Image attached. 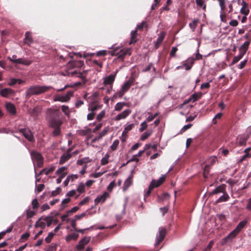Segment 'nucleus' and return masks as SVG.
<instances>
[{
  "instance_id": "f257e3e1",
  "label": "nucleus",
  "mask_w": 251,
  "mask_h": 251,
  "mask_svg": "<svg viewBox=\"0 0 251 251\" xmlns=\"http://www.w3.org/2000/svg\"><path fill=\"white\" fill-rule=\"evenodd\" d=\"M83 65V62L81 61H72L68 64V67L69 69L67 71V75L72 76H77L82 79H84L86 75L85 73L81 72L80 67Z\"/></svg>"
},
{
  "instance_id": "f03ea898",
  "label": "nucleus",
  "mask_w": 251,
  "mask_h": 251,
  "mask_svg": "<svg viewBox=\"0 0 251 251\" xmlns=\"http://www.w3.org/2000/svg\"><path fill=\"white\" fill-rule=\"evenodd\" d=\"M61 113L59 109L49 108L47 111V119L50 126H58L61 125L62 122L60 121Z\"/></svg>"
},
{
  "instance_id": "7ed1b4c3",
  "label": "nucleus",
  "mask_w": 251,
  "mask_h": 251,
  "mask_svg": "<svg viewBox=\"0 0 251 251\" xmlns=\"http://www.w3.org/2000/svg\"><path fill=\"white\" fill-rule=\"evenodd\" d=\"M52 88L50 86L33 85L28 88L25 91L27 97L32 95H37L43 93Z\"/></svg>"
},
{
  "instance_id": "20e7f679",
  "label": "nucleus",
  "mask_w": 251,
  "mask_h": 251,
  "mask_svg": "<svg viewBox=\"0 0 251 251\" xmlns=\"http://www.w3.org/2000/svg\"><path fill=\"white\" fill-rule=\"evenodd\" d=\"M109 49L111 50L108 51L109 54L111 56H117L118 58L123 59L125 55L130 54V49L128 48L121 49L119 46L116 47L113 45Z\"/></svg>"
},
{
  "instance_id": "39448f33",
  "label": "nucleus",
  "mask_w": 251,
  "mask_h": 251,
  "mask_svg": "<svg viewBox=\"0 0 251 251\" xmlns=\"http://www.w3.org/2000/svg\"><path fill=\"white\" fill-rule=\"evenodd\" d=\"M247 223V221L246 220L240 222L237 226L236 228L231 231L227 236H226L224 240L226 242L231 241L237 234L241 231V230L245 226Z\"/></svg>"
},
{
  "instance_id": "423d86ee",
  "label": "nucleus",
  "mask_w": 251,
  "mask_h": 251,
  "mask_svg": "<svg viewBox=\"0 0 251 251\" xmlns=\"http://www.w3.org/2000/svg\"><path fill=\"white\" fill-rule=\"evenodd\" d=\"M134 81V78L132 77H130L127 81L125 82L121 86V89L117 92L114 95V96H118L119 97H122L125 93L127 92L130 86L133 84Z\"/></svg>"
},
{
  "instance_id": "0eeeda50",
  "label": "nucleus",
  "mask_w": 251,
  "mask_h": 251,
  "mask_svg": "<svg viewBox=\"0 0 251 251\" xmlns=\"http://www.w3.org/2000/svg\"><path fill=\"white\" fill-rule=\"evenodd\" d=\"M31 158L33 164H36L37 166L41 167L43 164L44 158L42 155L36 151H32L31 152Z\"/></svg>"
},
{
  "instance_id": "6e6552de",
  "label": "nucleus",
  "mask_w": 251,
  "mask_h": 251,
  "mask_svg": "<svg viewBox=\"0 0 251 251\" xmlns=\"http://www.w3.org/2000/svg\"><path fill=\"white\" fill-rule=\"evenodd\" d=\"M73 92L69 91L66 94L63 95H56L54 96L53 100L55 101H60L62 102H67L73 96Z\"/></svg>"
},
{
  "instance_id": "1a4fd4ad",
  "label": "nucleus",
  "mask_w": 251,
  "mask_h": 251,
  "mask_svg": "<svg viewBox=\"0 0 251 251\" xmlns=\"http://www.w3.org/2000/svg\"><path fill=\"white\" fill-rule=\"evenodd\" d=\"M194 58H189L186 60V62L184 63L182 65L176 67V69L179 70L181 69H184L186 71L189 70L191 68L192 65L194 63Z\"/></svg>"
},
{
  "instance_id": "9d476101",
  "label": "nucleus",
  "mask_w": 251,
  "mask_h": 251,
  "mask_svg": "<svg viewBox=\"0 0 251 251\" xmlns=\"http://www.w3.org/2000/svg\"><path fill=\"white\" fill-rule=\"evenodd\" d=\"M166 234V229L163 227H160L159 229V234L157 235L155 246H157L164 239Z\"/></svg>"
},
{
  "instance_id": "9b49d317",
  "label": "nucleus",
  "mask_w": 251,
  "mask_h": 251,
  "mask_svg": "<svg viewBox=\"0 0 251 251\" xmlns=\"http://www.w3.org/2000/svg\"><path fill=\"white\" fill-rule=\"evenodd\" d=\"M117 72L114 74H110L103 78V83L105 85L113 86V83L115 79Z\"/></svg>"
},
{
  "instance_id": "f8f14e48",
  "label": "nucleus",
  "mask_w": 251,
  "mask_h": 251,
  "mask_svg": "<svg viewBox=\"0 0 251 251\" xmlns=\"http://www.w3.org/2000/svg\"><path fill=\"white\" fill-rule=\"evenodd\" d=\"M131 112V110L127 109L115 116L114 120L115 121H119L122 119H125L130 114Z\"/></svg>"
},
{
  "instance_id": "ddd939ff",
  "label": "nucleus",
  "mask_w": 251,
  "mask_h": 251,
  "mask_svg": "<svg viewBox=\"0 0 251 251\" xmlns=\"http://www.w3.org/2000/svg\"><path fill=\"white\" fill-rule=\"evenodd\" d=\"M20 132H21L24 136L29 141H34L33 135L29 129H20Z\"/></svg>"
},
{
  "instance_id": "4468645a",
  "label": "nucleus",
  "mask_w": 251,
  "mask_h": 251,
  "mask_svg": "<svg viewBox=\"0 0 251 251\" xmlns=\"http://www.w3.org/2000/svg\"><path fill=\"white\" fill-rule=\"evenodd\" d=\"M68 169L67 166H64L58 168L55 174L62 178H64L67 174L66 170Z\"/></svg>"
},
{
  "instance_id": "2eb2a0df",
  "label": "nucleus",
  "mask_w": 251,
  "mask_h": 251,
  "mask_svg": "<svg viewBox=\"0 0 251 251\" xmlns=\"http://www.w3.org/2000/svg\"><path fill=\"white\" fill-rule=\"evenodd\" d=\"M90 237H84L81 240L79 241L78 245H77V249L78 250L83 249L85 245L88 243L90 240Z\"/></svg>"
},
{
  "instance_id": "dca6fc26",
  "label": "nucleus",
  "mask_w": 251,
  "mask_h": 251,
  "mask_svg": "<svg viewBox=\"0 0 251 251\" xmlns=\"http://www.w3.org/2000/svg\"><path fill=\"white\" fill-rule=\"evenodd\" d=\"M109 193L107 192H105L103 193L102 195L97 197L95 200V202L96 204H98L100 202H103L105 201L106 199L109 197Z\"/></svg>"
},
{
  "instance_id": "f3484780",
  "label": "nucleus",
  "mask_w": 251,
  "mask_h": 251,
  "mask_svg": "<svg viewBox=\"0 0 251 251\" xmlns=\"http://www.w3.org/2000/svg\"><path fill=\"white\" fill-rule=\"evenodd\" d=\"M14 93V91L9 88H6L0 90V94L3 97H8Z\"/></svg>"
},
{
  "instance_id": "a211bd4d",
  "label": "nucleus",
  "mask_w": 251,
  "mask_h": 251,
  "mask_svg": "<svg viewBox=\"0 0 251 251\" xmlns=\"http://www.w3.org/2000/svg\"><path fill=\"white\" fill-rule=\"evenodd\" d=\"M72 155L70 152V151H67L66 153H64L60 157L59 160V164H62L65 163L66 161L69 160L71 157Z\"/></svg>"
},
{
  "instance_id": "6ab92c4d",
  "label": "nucleus",
  "mask_w": 251,
  "mask_h": 251,
  "mask_svg": "<svg viewBox=\"0 0 251 251\" xmlns=\"http://www.w3.org/2000/svg\"><path fill=\"white\" fill-rule=\"evenodd\" d=\"M5 107L7 111L11 114L14 115L16 113V109L13 104L10 102L7 103Z\"/></svg>"
},
{
  "instance_id": "aec40b11",
  "label": "nucleus",
  "mask_w": 251,
  "mask_h": 251,
  "mask_svg": "<svg viewBox=\"0 0 251 251\" xmlns=\"http://www.w3.org/2000/svg\"><path fill=\"white\" fill-rule=\"evenodd\" d=\"M15 61H16L14 64H22L25 66H28L31 63V61L23 58H17Z\"/></svg>"
},
{
  "instance_id": "412c9836",
  "label": "nucleus",
  "mask_w": 251,
  "mask_h": 251,
  "mask_svg": "<svg viewBox=\"0 0 251 251\" xmlns=\"http://www.w3.org/2000/svg\"><path fill=\"white\" fill-rule=\"evenodd\" d=\"M24 43L28 45H30L33 43V40L31 36V33L29 31H27L25 33V38L24 40Z\"/></svg>"
},
{
  "instance_id": "4be33fe9",
  "label": "nucleus",
  "mask_w": 251,
  "mask_h": 251,
  "mask_svg": "<svg viewBox=\"0 0 251 251\" xmlns=\"http://www.w3.org/2000/svg\"><path fill=\"white\" fill-rule=\"evenodd\" d=\"M249 135L246 136H239L237 137L238 144L239 146H243L246 145V143L249 138Z\"/></svg>"
},
{
  "instance_id": "5701e85b",
  "label": "nucleus",
  "mask_w": 251,
  "mask_h": 251,
  "mask_svg": "<svg viewBox=\"0 0 251 251\" xmlns=\"http://www.w3.org/2000/svg\"><path fill=\"white\" fill-rule=\"evenodd\" d=\"M250 44V41H246L240 48V52L243 54H245L248 49L249 45Z\"/></svg>"
},
{
  "instance_id": "b1692460",
  "label": "nucleus",
  "mask_w": 251,
  "mask_h": 251,
  "mask_svg": "<svg viewBox=\"0 0 251 251\" xmlns=\"http://www.w3.org/2000/svg\"><path fill=\"white\" fill-rule=\"evenodd\" d=\"M242 4V7L240 10L241 13L244 15H247L249 13V9L248 7V4L245 1H243Z\"/></svg>"
},
{
  "instance_id": "393cba45",
  "label": "nucleus",
  "mask_w": 251,
  "mask_h": 251,
  "mask_svg": "<svg viewBox=\"0 0 251 251\" xmlns=\"http://www.w3.org/2000/svg\"><path fill=\"white\" fill-rule=\"evenodd\" d=\"M166 175H162L157 180L153 179L152 181H154L153 185L156 187L160 186L165 180Z\"/></svg>"
},
{
  "instance_id": "a878e982",
  "label": "nucleus",
  "mask_w": 251,
  "mask_h": 251,
  "mask_svg": "<svg viewBox=\"0 0 251 251\" xmlns=\"http://www.w3.org/2000/svg\"><path fill=\"white\" fill-rule=\"evenodd\" d=\"M78 237L77 233L70 234L66 236L65 239L67 242H70L71 240H76Z\"/></svg>"
},
{
  "instance_id": "bb28decb",
  "label": "nucleus",
  "mask_w": 251,
  "mask_h": 251,
  "mask_svg": "<svg viewBox=\"0 0 251 251\" xmlns=\"http://www.w3.org/2000/svg\"><path fill=\"white\" fill-rule=\"evenodd\" d=\"M132 184V180L130 177H128L124 182L123 189L124 191H126L127 190L129 187Z\"/></svg>"
},
{
  "instance_id": "cd10ccee",
  "label": "nucleus",
  "mask_w": 251,
  "mask_h": 251,
  "mask_svg": "<svg viewBox=\"0 0 251 251\" xmlns=\"http://www.w3.org/2000/svg\"><path fill=\"white\" fill-rule=\"evenodd\" d=\"M226 190V185L222 184L217 187L213 192V193L218 194L220 193H225Z\"/></svg>"
},
{
  "instance_id": "c85d7f7f",
  "label": "nucleus",
  "mask_w": 251,
  "mask_h": 251,
  "mask_svg": "<svg viewBox=\"0 0 251 251\" xmlns=\"http://www.w3.org/2000/svg\"><path fill=\"white\" fill-rule=\"evenodd\" d=\"M201 94L200 93H195L193 95H192L191 97L189 99L186 100H185L186 102H190V101H193L194 102L196 100H197L200 97H201Z\"/></svg>"
},
{
  "instance_id": "c756f323",
  "label": "nucleus",
  "mask_w": 251,
  "mask_h": 251,
  "mask_svg": "<svg viewBox=\"0 0 251 251\" xmlns=\"http://www.w3.org/2000/svg\"><path fill=\"white\" fill-rule=\"evenodd\" d=\"M170 198V195L168 193H164L160 196H158V200L159 201H163L168 200Z\"/></svg>"
},
{
  "instance_id": "7c9ffc66",
  "label": "nucleus",
  "mask_w": 251,
  "mask_h": 251,
  "mask_svg": "<svg viewBox=\"0 0 251 251\" xmlns=\"http://www.w3.org/2000/svg\"><path fill=\"white\" fill-rule=\"evenodd\" d=\"M61 125H58V126H51L54 128L53 131H52V134L54 136H59L61 134L60 126Z\"/></svg>"
},
{
  "instance_id": "2f4dec72",
  "label": "nucleus",
  "mask_w": 251,
  "mask_h": 251,
  "mask_svg": "<svg viewBox=\"0 0 251 251\" xmlns=\"http://www.w3.org/2000/svg\"><path fill=\"white\" fill-rule=\"evenodd\" d=\"M165 35V34L163 32L161 33L159 35V36L157 39L156 43V48H157L158 47L159 45L161 43V42L164 40Z\"/></svg>"
},
{
  "instance_id": "473e14b6",
  "label": "nucleus",
  "mask_w": 251,
  "mask_h": 251,
  "mask_svg": "<svg viewBox=\"0 0 251 251\" xmlns=\"http://www.w3.org/2000/svg\"><path fill=\"white\" fill-rule=\"evenodd\" d=\"M229 197L226 192L224 193V194L223 196H222L221 197H220L217 201V202H223L226 201H227L229 199Z\"/></svg>"
},
{
  "instance_id": "72a5a7b5",
  "label": "nucleus",
  "mask_w": 251,
  "mask_h": 251,
  "mask_svg": "<svg viewBox=\"0 0 251 251\" xmlns=\"http://www.w3.org/2000/svg\"><path fill=\"white\" fill-rule=\"evenodd\" d=\"M133 124H129L126 126L123 131V135L127 134V133L133 128Z\"/></svg>"
},
{
  "instance_id": "f704fd0d",
  "label": "nucleus",
  "mask_w": 251,
  "mask_h": 251,
  "mask_svg": "<svg viewBox=\"0 0 251 251\" xmlns=\"http://www.w3.org/2000/svg\"><path fill=\"white\" fill-rule=\"evenodd\" d=\"M152 130H148L147 132H145L143 134H142L140 137V140L142 141H144L147 139L151 134Z\"/></svg>"
},
{
  "instance_id": "c9c22d12",
  "label": "nucleus",
  "mask_w": 251,
  "mask_h": 251,
  "mask_svg": "<svg viewBox=\"0 0 251 251\" xmlns=\"http://www.w3.org/2000/svg\"><path fill=\"white\" fill-rule=\"evenodd\" d=\"M219 2V4L220 7V11H225L226 5V0H217Z\"/></svg>"
},
{
  "instance_id": "e433bc0d",
  "label": "nucleus",
  "mask_w": 251,
  "mask_h": 251,
  "mask_svg": "<svg viewBox=\"0 0 251 251\" xmlns=\"http://www.w3.org/2000/svg\"><path fill=\"white\" fill-rule=\"evenodd\" d=\"M154 181H151V182L149 186V189H148V190L147 191L146 193L145 194L144 197H148V196L150 195L151 192V191L154 188H155V187L153 185V183H154Z\"/></svg>"
},
{
  "instance_id": "4c0bfd02",
  "label": "nucleus",
  "mask_w": 251,
  "mask_h": 251,
  "mask_svg": "<svg viewBox=\"0 0 251 251\" xmlns=\"http://www.w3.org/2000/svg\"><path fill=\"white\" fill-rule=\"evenodd\" d=\"M109 155L106 153L105 156L101 159V165H105L109 162Z\"/></svg>"
},
{
  "instance_id": "58836bf2",
  "label": "nucleus",
  "mask_w": 251,
  "mask_h": 251,
  "mask_svg": "<svg viewBox=\"0 0 251 251\" xmlns=\"http://www.w3.org/2000/svg\"><path fill=\"white\" fill-rule=\"evenodd\" d=\"M125 105V102H118L115 106V110L116 111H119L122 109V108Z\"/></svg>"
},
{
  "instance_id": "ea45409f",
  "label": "nucleus",
  "mask_w": 251,
  "mask_h": 251,
  "mask_svg": "<svg viewBox=\"0 0 251 251\" xmlns=\"http://www.w3.org/2000/svg\"><path fill=\"white\" fill-rule=\"evenodd\" d=\"M137 30V29H136L135 30H133L131 32V33H130L131 40H130V42H129V44L130 45V44H131L133 43H135L136 42V40L134 39V37L136 35Z\"/></svg>"
},
{
  "instance_id": "a19ab883",
  "label": "nucleus",
  "mask_w": 251,
  "mask_h": 251,
  "mask_svg": "<svg viewBox=\"0 0 251 251\" xmlns=\"http://www.w3.org/2000/svg\"><path fill=\"white\" fill-rule=\"evenodd\" d=\"M76 191L79 193L84 192L85 191V185L83 183H79Z\"/></svg>"
},
{
  "instance_id": "79ce46f5",
  "label": "nucleus",
  "mask_w": 251,
  "mask_h": 251,
  "mask_svg": "<svg viewBox=\"0 0 251 251\" xmlns=\"http://www.w3.org/2000/svg\"><path fill=\"white\" fill-rule=\"evenodd\" d=\"M35 214V212L33 210H31L30 208L26 210V218L29 219L32 217Z\"/></svg>"
},
{
  "instance_id": "37998d69",
  "label": "nucleus",
  "mask_w": 251,
  "mask_h": 251,
  "mask_svg": "<svg viewBox=\"0 0 251 251\" xmlns=\"http://www.w3.org/2000/svg\"><path fill=\"white\" fill-rule=\"evenodd\" d=\"M108 128L107 127H105L104 128L102 131L100 133L99 135L97 136V138L100 140V139L101 138H102V137H103L104 136H105L107 132H108Z\"/></svg>"
},
{
  "instance_id": "c03bdc74",
  "label": "nucleus",
  "mask_w": 251,
  "mask_h": 251,
  "mask_svg": "<svg viewBox=\"0 0 251 251\" xmlns=\"http://www.w3.org/2000/svg\"><path fill=\"white\" fill-rule=\"evenodd\" d=\"M220 19L221 21L224 23L226 22V14L225 12V11H220Z\"/></svg>"
},
{
  "instance_id": "a18cd8bd",
  "label": "nucleus",
  "mask_w": 251,
  "mask_h": 251,
  "mask_svg": "<svg viewBox=\"0 0 251 251\" xmlns=\"http://www.w3.org/2000/svg\"><path fill=\"white\" fill-rule=\"evenodd\" d=\"M244 55V54H243L242 53L240 52L238 55H237L236 56H235L233 58V59L232 60V64H235V63H237V62H238L243 57V56Z\"/></svg>"
},
{
  "instance_id": "49530a36",
  "label": "nucleus",
  "mask_w": 251,
  "mask_h": 251,
  "mask_svg": "<svg viewBox=\"0 0 251 251\" xmlns=\"http://www.w3.org/2000/svg\"><path fill=\"white\" fill-rule=\"evenodd\" d=\"M119 141L118 140H115L110 146V149H111V150L113 151H115L117 149L119 145Z\"/></svg>"
},
{
  "instance_id": "de8ad7c7",
  "label": "nucleus",
  "mask_w": 251,
  "mask_h": 251,
  "mask_svg": "<svg viewBox=\"0 0 251 251\" xmlns=\"http://www.w3.org/2000/svg\"><path fill=\"white\" fill-rule=\"evenodd\" d=\"M54 235L55 233H53L52 232H50L48 236L45 238V241L48 243H50L51 241L52 238L54 236Z\"/></svg>"
},
{
  "instance_id": "09e8293b",
  "label": "nucleus",
  "mask_w": 251,
  "mask_h": 251,
  "mask_svg": "<svg viewBox=\"0 0 251 251\" xmlns=\"http://www.w3.org/2000/svg\"><path fill=\"white\" fill-rule=\"evenodd\" d=\"M46 226V223L43 221H40V220H39L35 224V227H40L41 228L45 227Z\"/></svg>"
},
{
  "instance_id": "8fccbe9b",
  "label": "nucleus",
  "mask_w": 251,
  "mask_h": 251,
  "mask_svg": "<svg viewBox=\"0 0 251 251\" xmlns=\"http://www.w3.org/2000/svg\"><path fill=\"white\" fill-rule=\"evenodd\" d=\"M100 108V106L98 104H94L89 107V109L92 112L95 113V111Z\"/></svg>"
},
{
  "instance_id": "3c124183",
  "label": "nucleus",
  "mask_w": 251,
  "mask_h": 251,
  "mask_svg": "<svg viewBox=\"0 0 251 251\" xmlns=\"http://www.w3.org/2000/svg\"><path fill=\"white\" fill-rule=\"evenodd\" d=\"M140 126H141V127L139 128V131L142 132L143 130H144L145 129H146L147 128V127H148V125L147 124V121H145L143 122H142Z\"/></svg>"
},
{
  "instance_id": "603ef678",
  "label": "nucleus",
  "mask_w": 251,
  "mask_h": 251,
  "mask_svg": "<svg viewBox=\"0 0 251 251\" xmlns=\"http://www.w3.org/2000/svg\"><path fill=\"white\" fill-rule=\"evenodd\" d=\"M105 115V111L102 110L97 116V120L99 121H101Z\"/></svg>"
},
{
  "instance_id": "864d4df0",
  "label": "nucleus",
  "mask_w": 251,
  "mask_h": 251,
  "mask_svg": "<svg viewBox=\"0 0 251 251\" xmlns=\"http://www.w3.org/2000/svg\"><path fill=\"white\" fill-rule=\"evenodd\" d=\"M62 111L66 114V115H68L70 112L69 108L68 106L62 105Z\"/></svg>"
},
{
  "instance_id": "5fc2aeb1",
  "label": "nucleus",
  "mask_w": 251,
  "mask_h": 251,
  "mask_svg": "<svg viewBox=\"0 0 251 251\" xmlns=\"http://www.w3.org/2000/svg\"><path fill=\"white\" fill-rule=\"evenodd\" d=\"M115 186V183L114 181H112L110 183L108 186L107 187V189L109 192H111L113 189V188Z\"/></svg>"
},
{
  "instance_id": "6e6d98bb",
  "label": "nucleus",
  "mask_w": 251,
  "mask_h": 251,
  "mask_svg": "<svg viewBox=\"0 0 251 251\" xmlns=\"http://www.w3.org/2000/svg\"><path fill=\"white\" fill-rule=\"evenodd\" d=\"M109 51V50L107 51L106 50H100V51H99L97 52V55L98 56H104V55H106L107 53L109 54V52H108Z\"/></svg>"
},
{
  "instance_id": "4d7b16f0",
  "label": "nucleus",
  "mask_w": 251,
  "mask_h": 251,
  "mask_svg": "<svg viewBox=\"0 0 251 251\" xmlns=\"http://www.w3.org/2000/svg\"><path fill=\"white\" fill-rule=\"evenodd\" d=\"M198 20H194L192 23H190L189 24V26L190 28L194 30L196 27V24L198 23Z\"/></svg>"
},
{
  "instance_id": "13d9d810",
  "label": "nucleus",
  "mask_w": 251,
  "mask_h": 251,
  "mask_svg": "<svg viewBox=\"0 0 251 251\" xmlns=\"http://www.w3.org/2000/svg\"><path fill=\"white\" fill-rule=\"evenodd\" d=\"M192 126V124H189L186 125H185L182 127V128L180 130V131L181 132H183L187 130V129H189Z\"/></svg>"
},
{
  "instance_id": "bf43d9fd",
  "label": "nucleus",
  "mask_w": 251,
  "mask_h": 251,
  "mask_svg": "<svg viewBox=\"0 0 251 251\" xmlns=\"http://www.w3.org/2000/svg\"><path fill=\"white\" fill-rule=\"evenodd\" d=\"M45 170V174L46 175H49L50 173L52 172L55 170V167L52 166L50 167L49 168H45L44 169Z\"/></svg>"
},
{
  "instance_id": "052dcab7",
  "label": "nucleus",
  "mask_w": 251,
  "mask_h": 251,
  "mask_svg": "<svg viewBox=\"0 0 251 251\" xmlns=\"http://www.w3.org/2000/svg\"><path fill=\"white\" fill-rule=\"evenodd\" d=\"M52 219L50 217H46L44 219V221L47 223L48 226H50L52 222Z\"/></svg>"
},
{
  "instance_id": "680f3d73",
  "label": "nucleus",
  "mask_w": 251,
  "mask_h": 251,
  "mask_svg": "<svg viewBox=\"0 0 251 251\" xmlns=\"http://www.w3.org/2000/svg\"><path fill=\"white\" fill-rule=\"evenodd\" d=\"M90 200V198L89 197H87L85 198H84L82 201L79 202V205H83L87 203Z\"/></svg>"
},
{
  "instance_id": "e2e57ef3",
  "label": "nucleus",
  "mask_w": 251,
  "mask_h": 251,
  "mask_svg": "<svg viewBox=\"0 0 251 251\" xmlns=\"http://www.w3.org/2000/svg\"><path fill=\"white\" fill-rule=\"evenodd\" d=\"M39 205L38 201L36 199H34L32 201L33 208L35 209L38 207Z\"/></svg>"
},
{
  "instance_id": "0e129e2a",
  "label": "nucleus",
  "mask_w": 251,
  "mask_h": 251,
  "mask_svg": "<svg viewBox=\"0 0 251 251\" xmlns=\"http://www.w3.org/2000/svg\"><path fill=\"white\" fill-rule=\"evenodd\" d=\"M45 187V185L43 184H39L36 187V191L38 193L41 192L43 191Z\"/></svg>"
},
{
  "instance_id": "69168bd1",
  "label": "nucleus",
  "mask_w": 251,
  "mask_h": 251,
  "mask_svg": "<svg viewBox=\"0 0 251 251\" xmlns=\"http://www.w3.org/2000/svg\"><path fill=\"white\" fill-rule=\"evenodd\" d=\"M222 116V113H219L218 114H217L214 117V118L213 119V124H216L217 123V121H216V119H220L221 118Z\"/></svg>"
},
{
  "instance_id": "338daca9",
  "label": "nucleus",
  "mask_w": 251,
  "mask_h": 251,
  "mask_svg": "<svg viewBox=\"0 0 251 251\" xmlns=\"http://www.w3.org/2000/svg\"><path fill=\"white\" fill-rule=\"evenodd\" d=\"M251 155L249 153H245L241 158L239 160V162H242L244 160H245L247 158L250 157Z\"/></svg>"
},
{
  "instance_id": "774afa93",
  "label": "nucleus",
  "mask_w": 251,
  "mask_h": 251,
  "mask_svg": "<svg viewBox=\"0 0 251 251\" xmlns=\"http://www.w3.org/2000/svg\"><path fill=\"white\" fill-rule=\"evenodd\" d=\"M76 192V190H71L67 193V196L69 198L71 197H73L75 195Z\"/></svg>"
}]
</instances>
